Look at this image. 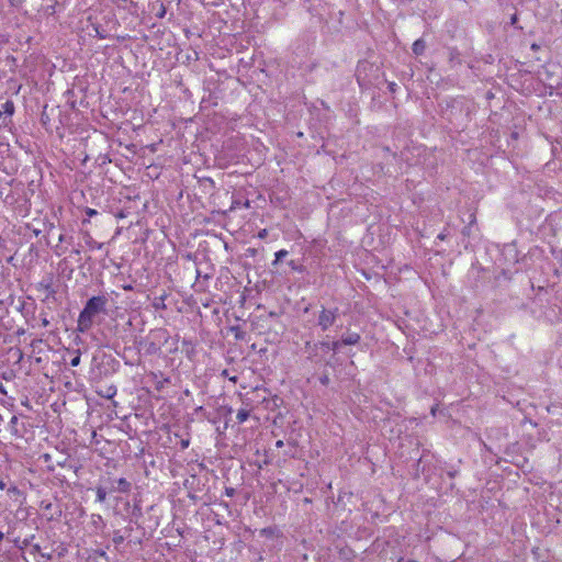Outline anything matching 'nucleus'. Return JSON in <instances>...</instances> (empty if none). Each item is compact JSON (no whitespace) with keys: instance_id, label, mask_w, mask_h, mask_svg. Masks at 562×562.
I'll list each match as a JSON object with an SVG mask.
<instances>
[{"instance_id":"3","label":"nucleus","mask_w":562,"mask_h":562,"mask_svg":"<svg viewBox=\"0 0 562 562\" xmlns=\"http://www.w3.org/2000/svg\"><path fill=\"white\" fill-rule=\"evenodd\" d=\"M19 418L18 416H12L11 419H10V423H9V429H10V432L13 437L15 438H22L23 437V432L21 431V429L19 428Z\"/></svg>"},{"instance_id":"24","label":"nucleus","mask_w":562,"mask_h":562,"mask_svg":"<svg viewBox=\"0 0 562 562\" xmlns=\"http://www.w3.org/2000/svg\"><path fill=\"white\" fill-rule=\"evenodd\" d=\"M283 446H284V442L282 440H278L276 442V447H278V448H282Z\"/></svg>"},{"instance_id":"4","label":"nucleus","mask_w":562,"mask_h":562,"mask_svg":"<svg viewBox=\"0 0 562 562\" xmlns=\"http://www.w3.org/2000/svg\"><path fill=\"white\" fill-rule=\"evenodd\" d=\"M360 341V335L350 333L341 338V342L346 346L357 345Z\"/></svg>"},{"instance_id":"32","label":"nucleus","mask_w":562,"mask_h":562,"mask_svg":"<svg viewBox=\"0 0 562 562\" xmlns=\"http://www.w3.org/2000/svg\"><path fill=\"white\" fill-rule=\"evenodd\" d=\"M165 11H159V18H162Z\"/></svg>"},{"instance_id":"27","label":"nucleus","mask_w":562,"mask_h":562,"mask_svg":"<svg viewBox=\"0 0 562 562\" xmlns=\"http://www.w3.org/2000/svg\"><path fill=\"white\" fill-rule=\"evenodd\" d=\"M188 445H189V441H182V447H183V448H187V447H188Z\"/></svg>"},{"instance_id":"5","label":"nucleus","mask_w":562,"mask_h":562,"mask_svg":"<svg viewBox=\"0 0 562 562\" xmlns=\"http://www.w3.org/2000/svg\"><path fill=\"white\" fill-rule=\"evenodd\" d=\"M425 48L426 44L422 38L415 41L412 47L415 55H422L425 52Z\"/></svg>"},{"instance_id":"8","label":"nucleus","mask_w":562,"mask_h":562,"mask_svg":"<svg viewBox=\"0 0 562 562\" xmlns=\"http://www.w3.org/2000/svg\"><path fill=\"white\" fill-rule=\"evenodd\" d=\"M95 492H97V501L99 503H104L106 499V491L103 487L99 486V487H97Z\"/></svg>"},{"instance_id":"20","label":"nucleus","mask_w":562,"mask_h":562,"mask_svg":"<svg viewBox=\"0 0 562 562\" xmlns=\"http://www.w3.org/2000/svg\"><path fill=\"white\" fill-rule=\"evenodd\" d=\"M517 20H518L517 14H513L510 18V24L515 25L517 23Z\"/></svg>"},{"instance_id":"13","label":"nucleus","mask_w":562,"mask_h":562,"mask_svg":"<svg viewBox=\"0 0 562 562\" xmlns=\"http://www.w3.org/2000/svg\"><path fill=\"white\" fill-rule=\"evenodd\" d=\"M116 390L114 387H109L106 393L103 395L106 398H111L115 395Z\"/></svg>"},{"instance_id":"11","label":"nucleus","mask_w":562,"mask_h":562,"mask_svg":"<svg viewBox=\"0 0 562 562\" xmlns=\"http://www.w3.org/2000/svg\"><path fill=\"white\" fill-rule=\"evenodd\" d=\"M288 256V251L285 249H281L276 252V260L273 261V265H277L279 261H281L284 257Z\"/></svg>"},{"instance_id":"26","label":"nucleus","mask_w":562,"mask_h":562,"mask_svg":"<svg viewBox=\"0 0 562 562\" xmlns=\"http://www.w3.org/2000/svg\"><path fill=\"white\" fill-rule=\"evenodd\" d=\"M5 487V483L0 481V490H3Z\"/></svg>"},{"instance_id":"29","label":"nucleus","mask_w":562,"mask_h":562,"mask_svg":"<svg viewBox=\"0 0 562 562\" xmlns=\"http://www.w3.org/2000/svg\"><path fill=\"white\" fill-rule=\"evenodd\" d=\"M229 380L233 381V382H236L237 381V376H231Z\"/></svg>"},{"instance_id":"1","label":"nucleus","mask_w":562,"mask_h":562,"mask_svg":"<svg viewBox=\"0 0 562 562\" xmlns=\"http://www.w3.org/2000/svg\"><path fill=\"white\" fill-rule=\"evenodd\" d=\"M106 302V297L102 295L92 296L87 301L77 321V330L79 333H87L92 327L93 318L99 313L105 311Z\"/></svg>"},{"instance_id":"35","label":"nucleus","mask_w":562,"mask_h":562,"mask_svg":"<svg viewBox=\"0 0 562 562\" xmlns=\"http://www.w3.org/2000/svg\"><path fill=\"white\" fill-rule=\"evenodd\" d=\"M531 47H532L533 49H537V48H538V46H537L536 44H533Z\"/></svg>"},{"instance_id":"34","label":"nucleus","mask_w":562,"mask_h":562,"mask_svg":"<svg viewBox=\"0 0 562 562\" xmlns=\"http://www.w3.org/2000/svg\"><path fill=\"white\" fill-rule=\"evenodd\" d=\"M289 265L294 268V262L293 261H290Z\"/></svg>"},{"instance_id":"14","label":"nucleus","mask_w":562,"mask_h":562,"mask_svg":"<svg viewBox=\"0 0 562 562\" xmlns=\"http://www.w3.org/2000/svg\"><path fill=\"white\" fill-rule=\"evenodd\" d=\"M341 345H344V344L341 342V340L333 341V342H331V345H330V348H331L334 351H336V350H338V349L340 348V346H341Z\"/></svg>"},{"instance_id":"10","label":"nucleus","mask_w":562,"mask_h":562,"mask_svg":"<svg viewBox=\"0 0 562 562\" xmlns=\"http://www.w3.org/2000/svg\"><path fill=\"white\" fill-rule=\"evenodd\" d=\"M2 108H3L4 113H7L9 115H12L14 112V105H13V102H11V101H7L5 103H3Z\"/></svg>"},{"instance_id":"2","label":"nucleus","mask_w":562,"mask_h":562,"mask_svg":"<svg viewBox=\"0 0 562 562\" xmlns=\"http://www.w3.org/2000/svg\"><path fill=\"white\" fill-rule=\"evenodd\" d=\"M337 312L338 310H327L323 308L318 316V326L323 330H327L329 327H331L337 318Z\"/></svg>"},{"instance_id":"25","label":"nucleus","mask_w":562,"mask_h":562,"mask_svg":"<svg viewBox=\"0 0 562 562\" xmlns=\"http://www.w3.org/2000/svg\"><path fill=\"white\" fill-rule=\"evenodd\" d=\"M123 289H124L125 291H130V290H132L133 288H132V285H124V286H123Z\"/></svg>"},{"instance_id":"15","label":"nucleus","mask_w":562,"mask_h":562,"mask_svg":"<svg viewBox=\"0 0 562 562\" xmlns=\"http://www.w3.org/2000/svg\"><path fill=\"white\" fill-rule=\"evenodd\" d=\"M86 214H87L89 217H92V216H95V215L98 214V212H97L94 209L87 207V209H86Z\"/></svg>"},{"instance_id":"19","label":"nucleus","mask_w":562,"mask_h":562,"mask_svg":"<svg viewBox=\"0 0 562 562\" xmlns=\"http://www.w3.org/2000/svg\"><path fill=\"white\" fill-rule=\"evenodd\" d=\"M123 540H124V538H123L122 536H115V537L113 538V541H114L115 543H121V542H123Z\"/></svg>"},{"instance_id":"7","label":"nucleus","mask_w":562,"mask_h":562,"mask_svg":"<svg viewBox=\"0 0 562 562\" xmlns=\"http://www.w3.org/2000/svg\"><path fill=\"white\" fill-rule=\"evenodd\" d=\"M248 417H249V412L247 409L241 408L237 412L236 418L239 424L246 422L248 419Z\"/></svg>"},{"instance_id":"28","label":"nucleus","mask_w":562,"mask_h":562,"mask_svg":"<svg viewBox=\"0 0 562 562\" xmlns=\"http://www.w3.org/2000/svg\"><path fill=\"white\" fill-rule=\"evenodd\" d=\"M4 538V533L2 531H0V542L3 540Z\"/></svg>"},{"instance_id":"22","label":"nucleus","mask_w":562,"mask_h":562,"mask_svg":"<svg viewBox=\"0 0 562 562\" xmlns=\"http://www.w3.org/2000/svg\"><path fill=\"white\" fill-rule=\"evenodd\" d=\"M438 239L440 240H445L447 238V234L445 232L440 233L438 236H437Z\"/></svg>"},{"instance_id":"33","label":"nucleus","mask_w":562,"mask_h":562,"mask_svg":"<svg viewBox=\"0 0 562 562\" xmlns=\"http://www.w3.org/2000/svg\"><path fill=\"white\" fill-rule=\"evenodd\" d=\"M165 11H159V18H162Z\"/></svg>"},{"instance_id":"18","label":"nucleus","mask_w":562,"mask_h":562,"mask_svg":"<svg viewBox=\"0 0 562 562\" xmlns=\"http://www.w3.org/2000/svg\"><path fill=\"white\" fill-rule=\"evenodd\" d=\"M41 324L43 327H47V326H49V321L46 317H43L41 319Z\"/></svg>"},{"instance_id":"31","label":"nucleus","mask_w":562,"mask_h":562,"mask_svg":"<svg viewBox=\"0 0 562 562\" xmlns=\"http://www.w3.org/2000/svg\"><path fill=\"white\" fill-rule=\"evenodd\" d=\"M222 374L228 376L227 370H224Z\"/></svg>"},{"instance_id":"16","label":"nucleus","mask_w":562,"mask_h":562,"mask_svg":"<svg viewBox=\"0 0 562 562\" xmlns=\"http://www.w3.org/2000/svg\"><path fill=\"white\" fill-rule=\"evenodd\" d=\"M267 235H268V231L266 228L259 231V233H258V237L261 239L266 238Z\"/></svg>"},{"instance_id":"17","label":"nucleus","mask_w":562,"mask_h":562,"mask_svg":"<svg viewBox=\"0 0 562 562\" xmlns=\"http://www.w3.org/2000/svg\"><path fill=\"white\" fill-rule=\"evenodd\" d=\"M157 349H158V348L156 347V345H155L154 342H151V344L149 345V347H148L147 351L151 353V352H156V351H157Z\"/></svg>"},{"instance_id":"21","label":"nucleus","mask_w":562,"mask_h":562,"mask_svg":"<svg viewBox=\"0 0 562 562\" xmlns=\"http://www.w3.org/2000/svg\"><path fill=\"white\" fill-rule=\"evenodd\" d=\"M395 88H396V83H394V82L389 83V89L391 92H395Z\"/></svg>"},{"instance_id":"30","label":"nucleus","mask_w":562,"mask_h":562,"mask_svg":"<svg viewBox=\"0 0 562 562\" xmlns=\"http://www.w3.org/2000/svg\"><path fill=\"white\" fill-rule=\"evenodd\" d=\"M34 550H35V551H38V550H40V546H38V544H35V546H34Z\"/></svg>"},{"instance_id":"9","label":"nucleus","mask_w":562,"mask_h":562,"mask_svg":"<svg viewBox=\"0 0 562 562\" xmlns=\"http://www.w3.org/2000/svg\"><path fill=\"white\" fill-rule=\"evenodd\" d=\"M449 60H450V63H452V64H453V63H458V64L460 63V59H459V53H458V50H457L456 48H451V49L449 50Z\"/></svg>"},{"instance_id":"23","label":"nucleus","mask_w":562,"mask_h":562,"mask_svg":"<svg viewBox=\"0 0 562 562\" xmlns=\"http://www.w3.org/2000/svg\"><path fill=\"white\" fill-rule=\"evenodd\" d=\"M321 382H322V384H324V385L328 384V382H329L328 376H323V378H321Z\"/></svg>"},{"instance_id":"12","label":"nucleus","mask_w":562,"mask_h":562,"mask_svg":"<svg viewBox=\"0 0 562 562\" xmlns=\"http://www.w3.org/2000/svg\"><path fill=\"white\" fill-rule=\"evenodd\" d=\"M75 353H76L75 357L70 361L71 367H77L80 363V356H81L80 350L79 349L76 350Z\"/></svg>"},{"instance_id":"6","label":"nucleus","mask_w":562,"mask_h":562,"mask_svg":"<svg viewBox=\"0 0 562 562\" xmlns=\"http://www.w3.org/2000/svg\"><path fill=\"white\" fill-rule=\"evenodd\" d=\"M130 488H131V483L125 480L124 477H121L117 480V490L122 493H127L130 492Z\"/></svg>"}]
</instances>
